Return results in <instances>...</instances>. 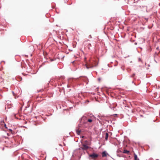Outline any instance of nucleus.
<instances>
[{
    "label": "nucleus",
    "instance_id": "f257e3e1",
    "mask_svg": "<svg viewBox=\"0 0 160 160\" xmlns=\"http://www.w3.org/2000/svg\"><path fill=\"white\" fill-rule=\"evenodd\" d=\"M98 64V62L96 60L95 61L93 60L92 62L90 61L89 63H87L85 64V66L87 69H89V68H92L94 67L97 66Z\"/></svg>",
    "mask_w": 160,
    "mask_h": 160
},
{
    "label": "nucleus",
    "instance_id": "f03ea898",
    "mask_svg": "<svg viewBox=\"0 0 160 160\" xmlns=\"http://www.w3.org/2000/svg\"><path fill=\"white\" fill-rule=\"evenodd\" d=\"M89 156L91 158L90 159L96 160V159L98 157V155L97 154L93 153L92 154H89Z\"/></svg>",
    "mask_w": 160,
    "mask_h": 160
},
{
    "label": "nucleus",
    "instance_id": "7ed1b4c3",
    "mask_svg": "<svg viewBox=\"0 0 160 160\" xmlns=\"http://www.w3.org/2000/svg\"><path fill=\"white\" fill-rule=\"evenodd\" d=\"M89 148V147L85 144L82 145L81 148L83 150H87Z\"/></svg>",
    "mask_w": 160,
    "mask_h": 160
},
{
    "label": "nucleus",
    "instance_id": "20e7f679",
    "mask_svg": "<svg viewBox=\"0 0 160 160\" xmlns=\"http://www.w3.org/2000/svg\"><path fill=\"white\" fill-rule=\"evenodd\" d=\"M107 154H108V153H107L106 152H105V151L103 152L102 153V157H106L107 156Z\"/></svg>",
    "mask_w": 160,
    "mask_h": 160
},
{
    "label": "nucleus",
    "instance_id": "39448f33",
    "mask_svg": "<svg viewBox=\"0 0 160 160\" xmlns=\"http://www.w3.org/2000/svg\"><path fill=\"white\" fill-rule=\"evenodd\" d=\"M134 160H139V158H138L137 156L135 153H134Z\"/></svg>",
    "mask_w": 160,
    "mask_h": 160
},
{
    "label": "nucleus",
    "instance_id": "423d86ee",
    "mask_svg": "<svg viewBox=\"0 0 160 160\" xmlns=\"http://www.w3.org/2000/svg\"><path fill=\"white\" fill-rule=\"evenodd\" d=\"M108 133H106L105 134V139L107 140H108Z\"/></svg>",
    "mask_w": 160,
    "mask_h": 160
},
{
    "label": "nucleus",
    "instance_id": "0eeeda50",
    "mask_svg": "<svg viewBox=\"0 0 160 160\" xmlns=\"http://www.w3.org/2000/svg\"><path fill=\"white\" fill-rule=\"evenodd\" d=\"M129 151L126 150H124L123 152V153H124L128 154V153H129Z\"/></svg>",
    "mask_w": 160,
    "mask_h": 160
},
{
    "label": "nucleus",
    "instance_id": "6e6552de",
    "mask_svg": "<svg viewBox=\"0 0 160 160\" xmlns=\"http://www.w3.org/2000/svg\"><path fill=\"white\" fill-rule=\"evenodd\" d=\"M88 45L86 46V47H87V48L89 49L90 47L91 46V45L90 43H88Z\"/></svg>",
    "mask_w": 160,
    "mask_h": 160
},
{
    "label": "nucleus",
    "instance_id": "1a4fd4ad",
    "mask_svg": "<svg viewBox=\"0 0 160 160\" xmlns=\"http://www.w3.org/2000/svg\"><path fill=\"white\" fill-rule=\"evenodd\" d=\"M76 132L79 135L80 133L81 130L79 129H77L76 130Z\"/></svg>",
    "mask_w": 160,
    "mask_h": 160
},
{
    "label": "nucleus",
    "instance_id": "9d476101",
    "mask_svg": "<svg viewBox=\"0 0 160 160\" xmlns=\"http://www.w3.org/2000/svg\"><path fill=\"white\" fill-rule=\"evenodd\" d=\"M88 122H92V120L91 119H88Z\"/></svg>",
    "mask_w": 160,
    "mask_h": 160
},
{
    "label": "nucleus",
    "instance_id": "9b49d317",
    "mask_svg": "<svg viewBox=\"0 0 160 160\" xmlns=\"http://www.w3.org/2000/svg\"><path fill=\"white\" fill-rule=\"evenodd\" d=\"M89 38H92L91 36V35H90L89 36Z\"/></svg>",
    "mask_w": 160,
    "mask_h": 160
},
{
    "label": "nucleus",
    "instance_id": "f8f14e48",
    "mask_svg": "<svg viewBox=\"0 0 160 160\" xmlns=\"http://www.w3.org/2000/svg\"><path fill=\"white\" fill-rule=\"evenodd\" d=\"M1 123H4V122L3 121H2V122H1Z\"/></svg>",
    "mask_w": 160,
    "mask_h": 160
},
{
    "label": "nucleus",
    "instance_id": "ddd939ff",
    "mask_svg": "<svg viewBox=\"0 0 160 160\" xmlns=\"http://www.w3.org/2000/svg\"><path fill=\"white\" fill-rule=\"evenodd\" d=\"M74 62H75V61H74L72 62V63H73Z\"/></svg>",
    "mask_w": 160,
    "mask_h": 160
},
{
    "label": "nucleus",
    "instance_id": "4468645a",
    "mask_svg": "<svg viewBox=\"0 0 160 160\" xmlns=\"http://www.w3.org/2000/svg\"><path fill=\"white\" fill-rule=\"evenodd\" d=\"M85 142L86 143L87 142V141H85Z\"/></svg>",
    "mask_w": 160,
    "mask_h": 160
},
{
    "label": "nucleus",
    "instance_id": "2eb2a0df",
    "mask_svg": "<svg viewBox=\"0 0 160 160\" xmlns=\"http://www.w3.org/2000/svg\"><path fill=\"white\" fill-rule=\"evenodd\" d=\"M84 137V136H82V138H83Z\"/></svg>",
    "mask_w": 160,
    "mask_h": 160
}]
</instances>
